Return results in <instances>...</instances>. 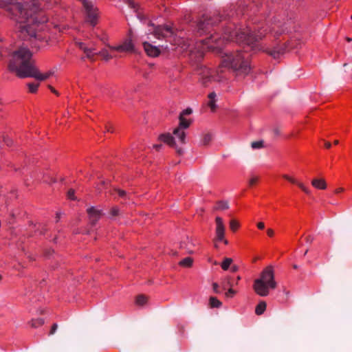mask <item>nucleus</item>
Returning a JSON list of instances; mask_svg holds the SVG:
<instances>
[{
  "instance_id": "nucleus-15",
  "label": "nucleus",
  "mask_w": 352,
  "mask_h": 352,
  "mask_svg": "<svg viewBox=\"0 0 352 352\" xmlns=\"http://www.w3.org/2000/svg\"><path fill=\"white\" fill-rule=\"evenodd\" d=\"M283 178H285L289 182H291L294 184H296L306 194L309 195L310 193V190L307 187H305L302 183L298 182L296 179H295L294 178H293L292 177H289L287 175H283Z\"/></svg>"
},
{
  "instance_id": "nucleus-14",
  "label": "nucleus",
  "mask_w": 352,
  "mask_h": 352,
  "mask_svg": "<svg viewBox=\"0 0 352 352\" xmlns=\"http://www.w3.org/2000/svg\"><path fill=\"white\" fill-rule=\"evenodd\" d=\"M194 246L195 243H193L192 239L189 237H186V240L182 241L180 244V248L186 250L188 254L193 253L192 248Z\"/></svg>"
},
{
  "instance_id": "nucleus-13",
  "label": "nucleus",
  "mask_w": 352,
  "mask_h": 352,
  "mask_svg": "<svg viewBox=\"0 0 352 352\" xmlns=\"http://www.w3.org/2000/svg\"><path fill=\"white\" fill-rule=\"evenodd\" d=\"M227 286H229L230 288L226 293V296L227 298H232L236 294V292L232 288V287L233 286V283H231V280L230 277H228L222 282V287L224 289L226 288Z\"/></svg>"
},
{
  "instance_id": "nucleus-60",
  "label": "nucleus",
  "mask_w": 352,
  "mask_h": 352,
  "mask_svg": "<svg viewBox=\"0 0 352 352\" xmlns=\"http://www.w3.org/2000/svg\"><path fill=\"white\" fill-rule=\"evenodd\" d=\"M1 279V276L0 275V280Z\"/></svg>"
},
{
  "instance_id": "nucleus-27",
  "label": "nucleus",
  "mask_w": 352,
  "mask_h": 352,
  "mask_svg": "<svg viewBox=\"0 0 352 352\" xmlns=\"http://www.w3.org/2000/svg\"><path fill=\"white\" fill-rule=\"evenodd\" d=\"M232 263V259L230 258H226L222 262L221 266L223 270H227L231 263Z\"/></svg>"
},
{
  "instance_id": "nucleus-30",
  "label": "nucleus",
  "mask_w": 352,
  "mask_h": 352,
  "mask_svg": "<svg viewBox=\"0 0 352 352\" xmlns=\"http://www.w3.org/2000/svg\"><path fill=\"white\" fill-rule=\"evenodd\" d=\"M146 302V297L144 295H139L136 298V303L139 305H143Z\"/></svg>"
},
{
  "instance_id": "nucleus-21",
  "label": "nucleus",
  "mask_w": 352,
  "mask_h": 352,
  "mask_svg": "<svg viewBox=\"0 0 352 352\" xmlns=\"http://www.w3.org/2000/svg\"><path fill=\"white\" fill-rule=\"evenodd\" d=\"M266 306H267V305L265 301L260 302L256 307V309H255L256 314L261 315L262 314H263V312L265 311V310L266 309Z\"/></svg>"
},
{
  "instance_id": "nucleus-53",
  "label": "nucleus",
  "mask_w": 352,
  "mask_h": 352,
  "mask_svg": "<svg viewBox=\"0 0 352 352\" xmlns=\"http://www.w3.org/2000/svg\"><path fill=\"white\" fill-rule=\"evenodd\" d=\"M239 280H241V276H237V278H236V280H237V281H236V285L238 284V281H239Z\"/></svg>"
},
{
  "instance_id": "nucleus-3",
  "label": "nucleus",
  "mask_w": 352,
  "mask_h": 352,
  "mask_svg": "<svg viewBox=\"0 0 352 352\" xmlns=\"http://www.w3.org/2000/svg\"><path fill=\"white\" fill-rule=\"evenodd\" d=\"M32 54L30 50L25 47H20L13 52L9 63V69L16 73L19 78L32 77L38 80H45L54 74V72L49 71L41 74L34 66Z\"/></svg>"
},
{
  "instance_id": "nucleus-10",
  "label": "nucleus",
  "mask_w": 352,
  "mask_h": 352,
  "mask_svg": "<svg viewBox=\"0 0 352 352\" xmlns=\"http://www.w3.org/2000/svg\"><path fill=\"white\" fill-rule=\"evenodd\" d=\"M87 212L88 214L89 224L91 227L96 226V224L102 215V210H98L94 206L88 208L87 209Z\"/></svg>"
},
{
  "instance_id": "nucleus-55",
  "label": "nucleus",
  "mask_w": 352,
  "mask_h": 352,
  "mask_svg": "<svg viewBox=\"0 0 352 352\" xmlns=\"http://www.w3.org/2000/svg\"><path fill=\"white\" fill-rule=\"evenodd\" d=\"M338 142H338V140H335V141H334V144H338Z\"/></svg>"
},
{
  "instance_id": "nucleus-28",
  "label": "nucleus",
  "mask_w": 352,
  "mask_h": 352,
  "mask_svg": "<svg viewBox=\"0 0 352 352\" xmlns=\"http://www.w3.org/2000/svg\"><path fill=\"white\" fill-rule=\"evenodd\" d=\"M251 147L253 149H259L264 147V142L263 140L252 142L251 143Z\"/></svg>"
},
{
  "instance_id": "nucleus-17",
  "label": "nucleus",
  "mask_w": 352,
  "mask_h": 352,
  "mask_svg": "<svg viewBox=\"0 0 352 352\" xmlns=\"http://www.w3.org/2000/svg\"><path fill=\"white\" fill-rule=\"evenodd\" d=\"M314 187L318 189L324 190L327 188V184L324 179H314L311 181Z\"/></svg>"
},
{
  "instance_id": "nucleus-19",
  "label": "nucleus",
  "mask_w": 352,
  "mask_h": 352,
  "mask_svg": "<svg viewBox=\"0 0 352 352\" xmlns=\"http://www.w3.org/2000/svg\"><path fill=\"white\" fill-rule=\"evenodd\" d=\"M96 49L94 47H88L87 49H85L83 52L86 57L91 60V61L95 60V56L98 55V52H95Z\"/></svg>"
},
{
  "instance_id": "nucleus-40",
  "label": "nucleus",
  "mask_w": 352,
  "mask_h": 352,
  "mask_svg": "<svg viewBox=\"0 0 352 352\" xmlns=\"http://www.w3.org/2000/svg\"><path fill=\"white\" fill-rule=\"evenodd\" d=\"M76 45L83 52L85 51V49H87L88 47L87 46H86V45L84 43H82V42H78L76 43Z\"/></svg>"
},
{
  "instance_id": "nucleus-58",
  "label": "nucleus",
  "mask_w": 352,
  "mask_h": 352,
  "mask_svg": "<svg viewBox=\"0 0 352 352\" xmlns=\"http://www.w3.org/2000/svg\"><path fill=\"white\" fill-rule=\"evenodd\" d=\"M57 218H59V214H56Z\"/></svg>"
},
{
  "instance_id": "nucleus-42",
  "label": "nucleus",
  "mask_w": 352,
  "mask_h": 352,
  "mask_svg": "<svg viewBox=\"0 0 352 352\" xmlns=\"http://www.w3.org/2000/svg\"><path fill=\"white\" fill-rule=\"evenodd\" d=\"M57 328H58V325H57V324H56V323H55V324H54L52 325V329H51V330H50V335H53V334L56 332V331Z\"/></svg>"
},
{
  "instance_id": "nucleus-7",
  "label": "nucleus",
  "mask_w": 352,
  "mask_h": 352,
  "mask_svg": "<svg viewBox=\"0 0 352 352\" xmlns=\"http://www.w3.org/2000/svg\"><path fill=\"white\" fill-rule=\"evenodd\" d=\"M288 50V46L287 43H284L280 45L279 43L276 44L272 48H267L266 52L273 57L274 59L279 58Z\"/></svg>"
},
{
  "instance_id": "nucleus-16",
  "label": "nucleus",
  "mask_w": 352,
  "mask_h": 352,
  "mask_svg": "<svg viewBox=\"0 0 352 352\" xmlns=\"http://www.w3.org/2000/svg\"><path fill=\"white\" fill-rule=\"evenodd\" d=\"M173 135L182 144H186V133L183 129L175 128L173 131Z\"/></svg>"
},
{
  "instance_id": "nucleus-34",
  "label": "nucleus",
  "mask_w": 352,
  "mask_h": 352,
  "mask_svg": "<svg viewBox=\"0 0 352 352\" xmlns=\"http://www.w3.org/2000/svg\"><path fill=\"white\" fill-rule=\"evenodd\" d=\"M126 3L128 4V6H129L130 8H131L134 9V10H135V11H137V10H138V4H136V3H135L133 0H126Z\"/></svg>"
},
{
  "instance_id": "nucleus-25",
  "label": "nucleus",
  "mask_w": 352,
  "mask_h": 352,
  "mask_svg": "<svg viewBox=\"0 0 352 352\" xmlns=\"http://www.w3.org/2000/svg\"><path fill=\"white\" fill-rule=\"evenodd\" d=\"M212 140V135L210 133H205L203 135L202 138L201 140V144L202 145H208L210 142Z\"/></svg>"
},
{
  "instance_id": "nucleus-47",
  "label": "nucleus",
  "mask_w": 352,
  "mask_h": 352,
  "mask_svg": "<svg viewBox=\"0 0 352 352\" xmlns=\"http://www.w3.org/2000/svg\"><path fill=\"white\" fill-rule=\"evenodd\" d=\"M162 144H155L153 145V148H155L157 151H159L162 148Z\"/></svg>"
},
{
  "instance_id": "nucleus-43",
  "label": "nucleus",
  "mask_w": 352,
  "mask_h": 352,
  "mask_svg": "<svg viewBox=\"0 0 352 352\" xmlns=\"http://www.w3.org/2000/svg\"><path fill=\"white\" fill-rule=\"evenodd\" d=\"M212 287H213V290L214 292L216 293V294H219V285L216 283H214L212 284Z\"/></svg>"
},
{
  "instance_id": "nucleus-38",
  "label": "nucleus",
  "mask_w": 352,
  "mask_h": 352,
  "mask_svg": "<svg viewBox=\"0 0 352 352\" xmlns=\"http://www.w3.org/2000/svg\"><path fill=\"white\" fill-rule=\"evenodd\" d=\"M110 212H111V216H113V217L117 216L119 214V209L117 207H113L111 210Z\"/></svg>"
},
{
  "instance_id": "nucleus-44",
  "label": "nucleus",
  "mask_w": 352,
  "mask_h": 352,
  "mask_svg": "<svg viewBox=\"0 0 352 352\" xmlns=\"http://www.w3.org/2000/svg\"><path fill=\"white\" fill-rule=\"evenodd\" d=\"M48 88L51 90L52 92H53L56 95H57V96L59 95V93L54 87H52L51 85H48Z\"/></svg>"
},
{
  "instance_id": "nucleus-29",
  "label": "nucleus",
  "mask_w": 352,
  "mask_h": 352,
  "mask_svg": "<svg viewBox=\"0 0 352 352\" xmlns=\"http://www.w3.org/2000/svg\"><path fill=\"white\" fill-rule=\"evenodd\" d=\"M239 227V223L235 220L232 219L230 222V228L233 231L235 232Z\"/></svg>"
},
{
  "instance_id": "nucleus-33",
  "label": "nucleus",
  "mask_w": 352,
  "mask_h": 352,
  "mask_svg": "<svg viewBox=\"0 0 352 352\" xmlns=\"http://www.w3.org/2000/svg\"><path fill=\"white\" fill-rule=\"evenodd\" d=\"M43 324H44V320L43 318H38L36 320L32 321V326L34 328L41 326Z\"/></svg>"
},
{
  "instance_id": "nucleus-54",
  "label": "nucleus",
  "mask_w": 352,
  "mask_h": 352,
  "mask_svg": "<svg viewBox=\"0 0 352 352\" xmlns=\"http://www.w3.org/2000/svg\"><path fill=\"white\" fill-rule=\"evenodd\" d=\"M308 251H309V250H308V249H307V250H305V253H304V256H305V255L307 254Z\"/></svg>"
},
{
  "instance_id": "nucleus-32",
  "label": "nucleus",
  "mask_w": 352,
  "mask_h": 352,
  "mask_svg": "<svg viewBox=\"0 0 352 352\" xmlns=\"http://www.w3.org/2000/svg\"><path fill=\"white\" fill-rule=\"evenodd\" d=\"M39 86V84H35V83H28V87L29 88V91L30 93H35L37 91V89Z\"/></svg>"
},
{
  "instance_id": "nucleus-20",
  "label": "nucleus",
  "mask_w": 352,
  "mask_h": 352,
  "mask_svg": "<svg viewBox=\"0 0 352 352\" xmlns=\"http://www.w3.org/2000/svg\"><path fill=\"white\" fill-rule=\"evenodd\" d=\"M179 124L177 128H180L181 129L184 130L186 129H188L190 126V125L191 124V121L190 120H187L184 117V118L179 117Z\"/></svg>"
},
{
  "instance_id": "nucleus-9",
  "label": "nucleus",
  "mask_w": 352,
  "mask_h": 352,
  "mask_svg": "<svg viewBox=\"0 0 352 352\" xmlns=\"http://www.w3.org/2000/svg\"><path fill=\"white\" fill-rule=\"evenodd\" d=\"M159 140L174 148L178 155H182L184 154V150L177 146L174 137L170 133L161 134L159 137Z\"/></svg>"
},
{
  "instance_id": "nucleus-51",
  "label": "nucleus",
  "mask_w": 352,
  "mask_h": 352,
  "mask_svg": "<svg viewBox=\"0 0 352 352\" xmlns=\"http://www.w3.org/2000/svg\"><path fill=\"white\" fill-rule=\"evenodd\" d=\"M343 191V188H338L336 190V193H339V192H341Z\"/></svg>"
},
{
  "instance_id": "nucleus-45",
  "label": "nucleus",
  "mask_w": 352,
  "mask_h": 352,
  "mask_svg": "<svg viewBox=\"0 0 352 352\" xmlns=\"http://www.w3.org/2000/svg\"><path fill=\"white\" fill-rule=\"evenodd\" d=\"M267 235L270 237L273 236L274 234V232L272 229H267Z\"/></svg>"
},
{
  "instance_id": "nucleus-2",
  "label": "nucleus",
  "mask_w": 352,
  "mask_h": 352,
  "mask_svg": "<svg viewBox=\"0 0 352 352\" xmlns=\"http://www.w3.org/2000/svg\"><path fill=\"white\" fill-rule=\"evenodd\" d=\"M14 0H0V7L4 8L19 23V36L24 39L41 40L43 37L37 32L40 25L47 21V18L35 0L14 2Z\"/></svg>"
},
{
  "instance_id": "nucleus-8",
  "label": "nucleus",
  "mask_w": 352,
  "mask_h": 352,
  "mask_svg": "<svg viewBox=\"0 0 352 352\" xmlns=\"http://www.w3.org/2000/svg\"><path fill=\"white\" fill-rule=\"evenodd\" d=\"M216 223V239L217 241H222L226 245L228 244V241L224 239L225 234V226L223 222V219L220 217H217L215 219Z\"/></svg>"
},
{
  "instance_id": "nucleus-4",
  "label": "nucleus",
  "mask_w": 352,
  "mask_h": 352,
  "mask_svg": "<svg viewBox=\"0 0 352 352\" xmlns=\"http://www.w3.org/2000/svg\"><path fill=\"white\" fill-rule=\"evenodd\" d=\"M234 12L230 11V12L223 13L216 17H209L206 15H203L199 18L196 21L193 22L190 25L192 31L198 36H201L203 34L209 31V30L215 25L217 22L226 21L225 24L222 25V28L227 25L229 23H234L230 19H234Z\"/></svg>"
},
{
  "instance_id": "nucleus-5",
  "label": "nucleus",
  "mask_w": 352,
  "mask_h": 352,
  "mask_svg": "<svg viewBox=\"0 0 352 352\" xmlns=\"http://www.w3.org/2000/svg\"><path fill=\"white\" fill-rule=\"evenodd\" d=\"M277 283L274 278L273 267H266L261 273L260 278L254 280L253 289L255 293L262 297L269 295L270 289H274Z\"/></svg>"
},
{
  "instance_id": "nucleus-26",
  "label": "nucleus",
  "mask_w": 352,
  "mask_h": 352,
  "mask_svg": "<svg viewBox=\"0 0 352 352\" xmlns=\"http://www.w3.org/2000/svg\"><path fill=\"white\" fill-rule=\"evenodd\" d=\"M98 55L101 56L103 58V59H104L105 60H109V59H111L112 58V56L110 55L109 54L108 51L105 49H103L101 51H100L99 52H98Z\"/></svg>"
},
{
  "instance_id": "nucleus-52",
  "label": "nucleus",
  "mask_w": 352,
  "mask_h": 352,
  "mask_svg": "<svg viewBox=\"0 0 352 352\" xmlns=\"http://www.w3.org/2000/svg\"><path fill=\"white\" fill-rule=\"evenodd\" d=\"M274 131L275 134H276V135H279V133H280V131L278 129H275L274 130Z\"/></svg>"
},
{
  "instance_id": "nucleus-6",
  "label": "nucleus",
  "mask_w": 352,
  "mask_h": 352,
  "mask_svg": "<svg viewBox=\"0 0 352 352\" xmlns=\"http://www.w3.org/2000/svg\"><path fill=\"white\" fill-rule=\"evenodd\" d=\"M149 25L151 27V28L148 30L149 33L153 34L157 39L170 37L175 34L173 28L167 25L155 26L153 23H150Z\"/></svg>"
},
{
  "instance_id": "nucleus-41",
  "label": "nucleus",
  "mask_w": 352,
  "mask_h": 352,
  "mask_svg": "<svg viewBox=\"0 0 352 352\" xmlns=\"http://www.w3.org/2000/svg\"><path fill=\"white\" fill-rule=\"evenodd\" d=\"M305 240H306V242H307V243L311 244V243H312V242L314 241V236H311V235H309V236H306V237H305Z\"/></svg>"
},
{
  "instance_id": "nucleus-22",
  "label": "nucleus",
  "mask_w": 352,
  "mask_h": 352,
  "mask_svg": "<svg viewBox=\"0 0 352 352\" xmlns=\"http://www.w3.org/2000/svg\"><path fill=\"white\" fill-rule=\"evenodd\" d=\"M221 302L219 301L216 297H210L209 299V305L211 308H218L221 307Z\"/></svg>"
},
{
  "instance_id": "nucleus-57",
  "label": "nucleus",
  "mask_w": 352,
  "mask_h": 352,
  "mask_svg": "<svg viewBox=\"0 0 352 352\" xmlns=\"http://www.w3.org/2000/svg\"><path fill=\"white\" fill-rule=\"evenodd\" d=\"M346 39H347L348 41H352V38H347Z\"/></svg>"
},
{
  "instance_id": "nucleus-59",
  "label": "nucleus",
  "mask_w": 352,
  "mask_h": 352,
  "mask_svg": "<svg viewBox=\"0 0 352 352\" xmlns=\"http://www.w3.org/2000/svg\"><path fill=\"white\" fill-rule=\"evenodd\" d=\"M214 265H217L218 263H217V262H216V261H215V262L214 263Z\"/></svg>"
},
{
  "instance_id": "nucleus-37",
  "label": "nucleus",
  "mask_w": 352,
  "mask_h": 352,
  "mask_svg": "<svg viewBox=\"0 0 352 352\" xmlns=\"http://www.w3.org/2000/svg\"><path fill=\"white\" fill-rule=\"evenodd\" d=\"M67 197L70 199L74 200L76 199V197L74 196V190L73 189L69 190V191L67 192Z\"/></svg>"
},
{
  "instance_id": "nucleus-23",
  "label": "nucleus",
  "mask_w": 352,
  "mask_h": 352,
  "mask_svg": "<svg viewBox=\"0 0 352 352\" xmlns=\"http://www.w3.org/2000/svg\"><path fill=\"white\" fill-rule=\"evenodd\" d=\"M229 208V204L228 201H220L217 203L214 207L215 210H223Z\"/></svg>"
},
{
  "instance_id": "nucleus-1",
  "label": "nucleus",
  "mask_w": 352,
  "mask_h": 352,
  "mask_svg": "<svg viewBox=\"0 0 352 352\" xmlns=\"http://www.w3.org/2000/svg\"><path fill=\"white\" fill-rule=\"evenodd\" d=\"M289 23L291 22L282 21L278 17H275L271 25L267 28L257 27L254 29L250 28L241 29L237 28L235 23H229L223 27V32L221 35L215 33L207 39L196 43V46H194L192 42L184 38L179 39L176 45L180 47L183 51H188L190 54L197 50L200 56H202L203 52L206 50L219 52L221 47L228 41H234L245 45L244 47L247 48L245 52L236 50L235 52L225 54L222 57L220 67L215 72L205 66H201L198 69L201 83L204 86H207L212 81L221 82L226 78L223 68L232 69L237 74H248L250 66L248 63V51L249 50L252 51L261 50L258 41L265 35L267 30L276 39L280 35L288 32V27L285 26Z\"/></svg>"
},
{
  "instance_id": "nucleus-35",
  "label": "nucleus",
  "mask_w": 352,
  "mask_h": 352,
  "mask_svg": "<svg viewBox=\"0 0 352 352\" xmlns=\"http://www.w3.org/2000/svg\"><path fill=\"white\" fill-rule=\"evenodd\" d=\"M192 112V109L187 108L186 109L184 110L179 115L180 118H184L185 116L190 115Z\"/></svg>"
},
{
  "instance_id": "nucleus-11",
  "label": "nucleus",
  "mask_w": 352,
  "mask_h": 352,
  "mask_svg": "<svg viewBox=\"0 0 352 352\" xmlns=\"http://www.w3.org/2000/svg\"><path fill=\"white\" fill-rule=\"evenodd\" d=\"M108 47L118 52H131L134 50V46L131 39L125 41L122 45H118L116 47H112L109 45Z\"/></svg>"
},
{
  "instance_id": "nucleus-46",
  "label": "nucleus",
  "mask_w": 352,
  "mask_h": 352,
  "mask_svg": "<svg viewBox=\"0 0 352 352\" xmlns=\"http://www.w3.org/2000/svg\"><path fill=\"white\" fill-rule=\"evenodd\" d=\"M257 227L260 230H263L265 228V224L263 222H259L257 223Z\"/></svg>"
},
{
  "instance_id": "nucleus-56",
  "label": "nucleus",
  "mask_w": 352,
  "mask_h": 352,
  "mask_svg": "<svg viewBox=\"0 0 352 352\" xmlns=\"http://www.w3.org/2000/svg\"><path fill=\"white\" fill-rule=\"evenodd\" d=\"M293 267H294V269H297V268H298V266H297L296 265H294Z\"/></svg>"
},
{
  "instance_id": "nucleus-50",
  "label": "nucleus",
  "mask_w": 352,
  "mask_h": 352,
  "mask_svg": "<svg viewBox=\"0 0 352 352\" xmlns=\"http://www.w3.org/2000/svg\"><path fill=\"white\" fill-rule=\"evenodd\" d=\"M106 131L113 132V131L111 130V127L109 126H106Z\"/></svg>"
},
{
  "instance_id": "nucleus-48",
  "label": "nucleus",
  "mask_w": 352,
  "mask_h": 352,
  "mask_svg": "<svg viewBox=\"0 0 352 352\" xmlns=\"http://www.w3.org/2000/svg\"><path fill=\"white\" fill-rule=\"evenodd\" d=\"M324 146H325L327 148H331V143H330V142H324Z\"/></svg>"
},
{
  "instance_id": "nucleus-12",
  "label": "nucleus",
  "mask_w": 352,
  "mask_h": 352,
  "mask_svg": "<svg viewBox=\"0 0 352 352\" xmlns=\"http://www.w3.org/2000/svg\"><path fill=\"white\" fill-rule=\"evenodd\" d=\"M143 46L146 54L151 57H156L160 53L158 47L152 45L148 42H144Z\"/></svg>"
},
{
  "instance_id": "nucleus-24",
  "label": "nucleus",
  "mask_w": 352,
  "mask_h": 352,
  "mask_svg": "<svg viewBox=\"0 0 352 352\" xmlns=\"http://www.w3.org/2000/svg\"><path fill=\"white\" fill-rule=\"evenodd\" d=\"M193 260L191 257H186L179 262V265L182 267H190L192 266Z\"/></svg>"
},
{
  "instance_id": "nucleus-31",
  "label": "nucleus",
  "mask_w": 352,
  "mask_h": 352,
  "mask_svg": "<svg viewBox=\"0 0 352 352\" xmlns=\"http://www.w3.org/2000/svg\"><path fill=\"white\" fill-rule=\"evenodd\" d=\"M3 142L8 146H11L13 144V140L8 135H3L2 137Z\"/></svg>"
},
{
  "instance_id": "nucleus-39",
  "label": "nucleus",
  "mask_w": 352,
  "mask_h": 352,
  "mask_svg": "<svg viewBox=\"0 0 352 352\" xmlns=\"http://www.w3.org/2000/svg\"><path fill=\"white\" fill-rule=\"evenodd\" d=\"M258 177H252L249 181L250 186H253V185L256 184V182H258Z\"/></svg>"
},
{
  "instance_id": "nucleus-49",
  "label": "nucleus",
  "mask_w": 352,
  "mask_h": 352,
  "mask_svg": "<svg viewBox=\"0 0 352 352\" xmlns=\"http://www.w3.org/2000/svg\"><path fill=\"white\" fill-rule=\"evenodd\" d=\"M231 270H232V272H235L238 270V267L236 265H234L231 267Z\"/></svg>"
},
{
  "instance_id": "nucleus-18",
  "label": "nucleus",
  "mask_w": 352,
  "mask_h": 352,
  "mask_svg": "<svg viewBox=\"0 0 352 352\" xmlns=\"http://www.w3.org/2000/svg\"><path fill=\"white\" fill-rule=\"evenodd\" d=\"M216 97H217V95L214 92H211L209 95H208V107L210 108L211 111H214L217 109V105H216Z\"/></svg>"
},
{
  "instance_id": "nucleus-36",
  "label": "nucleus",
  "mask_w": 352,
  "mask_h": 352,
  "mask_svg": "<svg viewBox=\"0 0 352 352\" xmlns=\"http://www.w3.org/2000/svg\"><path fill=\"white\" fill-rule=\"evenodd\" d=\"M116 191L118 192L119 196L122 198H125L126 197V192L120 189H116Z\"/></svg>"
}]
</instances>
